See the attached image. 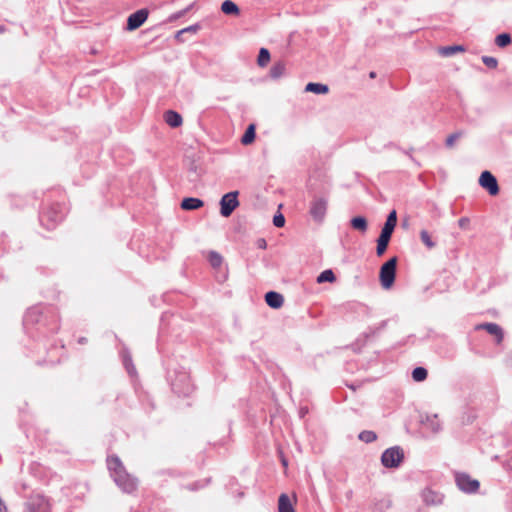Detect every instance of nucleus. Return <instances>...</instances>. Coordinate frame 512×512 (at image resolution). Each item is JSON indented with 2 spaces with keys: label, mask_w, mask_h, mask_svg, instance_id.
Segmentation results:
<instances>
[{
  "label": "nucleus",
  "mask_w": 512,
  "mask_h": 512,
  "mask_svg": "<svg viewBox=\"0 0 512 512\" xmlns=\"http://www.w3.org/2000/svg\"><path fill=\"white\" fill-rule=\"evenodd\" d=\"M482 62L489 68H496L497 65H498V61L496 58L494 57H491V56H483L482 57Z\"/></svg>",
  "instance_id": "obj_37"
},
{
  "label": "nucleus",
  "mask_w": 512,
  "mask_h": 512,
  "mask_svg": "<svg viewBox=\"0 0 512 512\" xmlns=\"http://www.w3.org/2000/svg\"><path fill=\"white\" fill-rule=\"evenodd\" d=\"M199 29H200V25L194 24V25L188 26L182 30L184 33H196Z\"/></svg>",
  "instance_id": "obj_39"
},
{
  "label": "nucleus",
  "mask_w": 512,
  "mask_h": 512,
  "mask_svg": "<svg viewBox=\"0 0 512 512\" xmlns=\"http://www.w3.org/2000/svg\"><path fill=\"white\" fill-rule=\"evenodd\" d=\"M41 315V310L39 307H32L28 309L25 314L24 322L25 323H37L39 322V318Z\"/></svg>",
  "instance_id": "obj_24"
},
{
  "label": "nucleus",
  "mask_w": 512,
  "mask_h": 512,
  "mask_svg": "<svg viewBox=\"0 0 512 512\" xmlns=\"http://www.w3.org/2000/svg\"><path fill=\"white\" fill-rule=\"evenodd\" d=\"M463 51H465V49L461 45L444 46L439 49V53L444 57H450L453 56L456 52Z\"/></svg>",
  "instance_id": "obj_26"
},
{
  "label": "nucleus",
  "mask_w": 512,
  "mask_h": 512,
  "mask_svg": "<svg viewBox=\"0 0 512 512\" xmlns=\"http://www.w3.org/2000/svg\"><path fill=\"white\" fill-rule=\"evenodd\" d=\"M328 200L324 196H313L310 203V215L315 221H322L327 211Z\"/></svg>",
  "instance_id": "obj_6"
},
{
  "label": "nucleus",
  "mask_w": 512,
  "mask_h": 512,
  "mask_svg": "<svg viewBox=\"0 0 512 512\" xmlns=\"http://www.w3.org/2000/svg\"><path fill=\"white\" fill-rule=\"evenodd\" d=\"M204 202L199 198L187 197L181 202V208L183 210H196L201 208Z\"/></svg>",
  "instance_id": "obj_18"
},
{
  "label": "nucleus",
  "mask_w": 512,
  "mask_h": 512,
  "mask_svg": "<svg viewBox=\"0 0 512 512\" xmlns=\"http://www.w3.org/2000/svg\"><path fill=\"white\" fill-rule=\"evenodd\" d=\"M469 223V219L466 217L460 218L458 221V224L461 228L466 227V225Z\"/></svg>",
  "instance_id": "obj_42"
},
{
  "label": "nucleus",
  "mask_w": 512,
  "mask_h": 512,
  "mask_svg": "<svg viewBox=\"0 0 512 512\" xmlns=\"http://www.w3.org/2000/svg\"><path fill=\"white\" fill-rule=\"evenodd\" d=\"M108 469L116 485L125 493H132L138 486V480L130 475L117 456L107 459Z\"/></svg>",
  "instance_id": "obj_1"
},
{
  "label": "nucleus",
  "mask_w": 512,
  "mask_h": 512,
  "mask_svg": "<svg viewBox=\"0 0 512 512\" xmlns=\"http://www.w3.org/2000/svg\"><path fill=\"white\" fill-rule=\"evenodd\" d=\"M279 512H295L292 502L287 494H281L278 499Z\"/></svg>",
  "instance_id": "obj_19"
},
{
  "label": "nucleus",
  "mask_w": 512,
  "mask_h": 512,
  "mask_svg": "<svg viewBox=\"0 0 512 512\" xmlns=\"http://www.w3.org/2000/svg\"><path fill=\"white\" fill-rule=\"evenodd\" d=\"M397 225V213L395 210H392L384 223V226L381 229V233L377 239V247L376 254L378 256H382L387 250L389 241L393 234V231Z\"/></svg>",
  "instance_id": "obj_2"
},
{
  "label": "nucleus",
  "mask_w": 512,
  "mask_h": 512,
  "mask_svg": "<svg viewBox=\"0 0 512 512\" xmlns=\"http://www.w3.org/2000/svg\"><path fill=\"white\" fill-rule=\"evenodd\" d=\"M164 120L172 128L181 126L183 121L182 116L174 110L166 111L164 114Z\"/></svg>",
  "instance_id": "obj_17"
},
{
  "label": "nucleus",
  "mask_w": 512,
  "mask_h": 512,
  "mask_svg": "<svg viewBox=\"0 0 512 512\" xmlns=\"http://www.w3.org/2000/svg\"><path fill=\"white\" fill-rule=\"evenodd\" d=\"M508 465L510 468H512V457L510 458V460L508 461Z\"/></svg>",
  "instance_id": "obj_48"
},
{
  "label": "nucleus",
  "mask_w": 512,
  "mask_h": 512,
  "mask_svg": "<svg viewBox=\"0 0 512 512\" xmlns=\"http://www.w3.org/2000/svg\"><path fill=\"white\" fill-rule=\"evenodd\" d=\"M286 67L282 61L276 62L270 69V77L272 79H279L285 75Z\"/></svg>",
  "instance_id": "obj_23"
},
{
  "label": "nucleus",
  "mask_w": 512,
  "mask_h": 512,
  "mask_svg": "<svg viewBox=\"0 0 512 512\" xmlns=\"http://www.w3.org/2000/svg\"><path fill=\"white\" fill-rule=\"evenodd\" d=\"M26 508L29 512H50L49 501L41 494L31 495L26 502Z\"/></svg>",
  "instance_id": "obj_7"
},
{
  "label": "nucleus",
  "mask_w": 512,
  "mask_h": 512,
  "mask_svg": "<svg viewBox=\"0 0 512 512\" xmlns=\"http://www.w3.org/2000/svg\"><path fill=\"white\" fill-rule=\"evenodd\" d=\"M350 225L353 229L361 232V233H365L367 231V228H368V223H367V220L365 217L363 216H356V217H353L351 220H350Z\"/></svg>",
  "instance_id": "obj_21"
},
{
  "label": "nucleus",
  "mask_w": 512,
  "mask_h": 512,
  "mask_svg": "<svg viewBox=\"0 0 512 512\" xmlns=\"http://www.w3.org/2000/svg\"><path fill=\"white\" fill-rule=\"evenodd\" d=\"M270 61V52L266 48H261L257 57V64L260 67H265Z\"/></svg>",
  "instance_id": "obj_29"
},
{
  "label": "nucleus",
  "mask_w": 512,
  "mask_h": 512,
  "mask_svg": "<svg viewBox=\"0 0 512 512\" xmlns=\"http://www.w3.org/2000/svg\"><path fill=\"white\" fill-rule=\"evenodd\" d=\"M123 364L130 375L135 374L136 370L132 362V358L127 353L123 354Z\"/></svg>",
  "instance_id": "obj_35"
},
{
  "label": "nucleus",
  "mask_w": 512,
  "mask_h": 512,
  "mask_svg": "<svg viewBox=\"0 0 512 512\" xmlns=\"http://www.w3.org/2000/svg\"><path fill=\"white\" fill-rule=\"evenodd\" d=\"M238 191H231L222 196L220 200V214L223 217H229L239 206Z\"/></svg>",
  "instance_id": "obj_5"
},
{
  "label": "nucleus",
  "mask_w": 512,
  "mask_h": 512,
  "mask_svg": "<svg viewBox=\"0 0 512 512\" xmlns=\"http://www.w3.org/2000/svg\"><path fill=\"white\" fill-rule=\"evenodd\" d=\"M336 280L335 274L331 269H326L322 271L317 276V283L330 282L333 283Z\"/></svg>",
  "instance_id": "obj_27"
},
{
  "label": "nucleus",
  "mask_w": 512,
  "mask_h": 512,
  "mask_svg": "<svg viewBox=\"0 0 512 512\" xmlns=\"http://www.w3.org/2000/svg\"><path fill=\"white\" fill-rule=\"evenodd\" d=\"M184 34L183 30H179L176 35H175V38L179 41H182L181 40V36Z\"/></svg>",
  "instance_id": "obj_43"
},
{
  "label": "nucleus",
  "mask_w": 512,
  "mask_h": 512,
  "mask_svg": "<svg viewBox=\"0 0 512 512\" xmlns=\"http://www.w3.org/2000/svg\"><path fill=\"white\" fill-rule=\"evenodd\" d=\"M198 488H199L198 483H194L193 485L188 486V489H190V490H196Z\"/></svg>",
  "instance_id": "obj_44"
},
{
  "label": "nucleus",
  "mask_w": 512,
  "mask_h": 512,
  "mask_svg": "<svg viewBox=\"0 0 512 512\" xmlns=\"http://www.w3.org/2000/svg\"><path fill=\"white\" fill-rule=\"evenodd\" d=\"M3 30H4V29H3V27H2V26H0V32H2Z\"/></svg>",
  "instance_id": "obj_50"
},
{
  "label": "nucleus",
  "mask_w": 512,
  "mask_h": 512,
  "mask_svg": "<svg viewBox=\"0 0 512 512\" xmlns=\"http://www.w3.org/2000/svg\"><path fill=\"white\" fill-rule=\"evenodd\" d=\"M265 301L269 307L278 309L283 305L284 297L278 292L269 291L265 294Z\"/></svg>",
  "instance_id": "obj_16"
},
{
  "label": "nucleus",
  "mask_w": 512,
  "mask_h": 512,
  "mask_svg": "<svg viewBox=\"0 0 512 512\" xmlns=\"http://www.w3.org/2000/svg\"><path fill=\"white\" fill-rule=\"evenodd\" d=\"M477 329H484L489 334L496 337V342L500 343L503 340L502 328L496 323H483L477 326Z\"/></svg>",
  "instance_id": "obj_15"
},
{
  "label": "nucleus",
  "mask_w": 512,
  "mask_h": 512,
  "mask_svg": "<svg viewBox=\"0 0 512 512\" xmlns=\"http://www.w3.org/2000/svg\"><path fill=\"white\" fill-rule=\"evenodd\" d=\"M221 11L226 15L237 16L240 14V9L232 0H225L221 4Z\"/></svg>",
  "instance_id": "obj_20"
},
{
  "label": "nucleus",
  "mask_w": 512,
  "mask_h": 512,
  "mask_svg": "<svg viewBox=\"0 0 512 512\" xmlns=\"http://www.w3.org/2000/svg\"><path fill=\"white\" fill-rule=\"evenodd\" d=\"M208 261L213 268H219L222 265L223 258L218 252L210 251Z\"/></svg>",
  "instance_id": "obj_30"
},
{
  "label": "nucleus",
  "mask_w": 512,
  "mask_h": 512,
  "mask_svg": "<svg viewBox=\"0 0 512 512\" xmlns=\"http://www.w3.org/2000/svg\"><path fill=\"white\" fill-rule=\"evenodd\" d=\"M305 91L315 94H327L329 92V87L326 84L309 82L305 87Z\"/></svg>",
  "instance_id": "obj_22"
},
{
  "label": "nucleus",
  "mask_w": 512,
  "mask_h": 512,
  "mask_svg": "<svg viewBox=\"0 0 512 512\" xmlns=\"http://www.w3.org/2000/svg\"><path fill=\"white\" fill-rule=\"evenodd\" d=\"M369 76H370L371 78H375V77H376V73H375V72H370Z\"/></svg>",
  "instance_id": "obj_47"
},
{
  "label": "nucleus",
  "mask_w": 512,
  "mask_h": 512,
  "mask_svg": "<svg viewBox=\"0 0 512 512\" xmlns=\"http://www.w3.org/2000/svg\"><path fill=\"white\" fill-rule=\"evenodd\" d=\"M404 459V452L399 446L386 449L381 456V462L386 468H397Z\"/></svg>",
  "instance_id": "obj_4"
},
{
  "label": "nucleus",
  "mask_w": 512,
  "mask_h": 512,
  "mask_svg": "<svg viewBox=\"0 0 512 512\" xmlns=\"http://www.w3.org/2000/svg\"><path fill=\"white\" fill-rule=\"evenodd\" d=\"M171 386L172 390L178 395L187 396L193 390L192 385L190 384V381L188 379V376L185 373L180 375L179 380L173 381Z\"/></svg>",
  "instance_id": "obj_12"
},
{
  "label": "nucleus",
  "mask_w": 512,
  "mask_h": 512,
  "mask_svg": "<svg viewBox=\"0 0 512 512\" xmlns=\"http://www.w3.org/2000/svg\"><path fill=\"white\" fill-rule=\"evenodd\" d=\"M257 247L260 249H265L267 247L266 240L264 238H259L256 242Z\"/></svg>",
  "instance_id": "obj_41"
},
{
  "label": "nucleus",
  "mask_w": 512,
  "mask_h": 512,
  "mask_svg": "<svg viewBox=\"0 0 512 512\" xmlns=\"http://www.w3.org/2000/svg\"><path fill=\"white\" fill-rule=\"evenodd\" d=\"M420 239L423 242V244L429 248L432 249L435 247V242L431 239V236L429 235L428 231L422 230L420 232Z\"/></svg>",
  "instance_id": "obj_33"
},
{
  "label": "nucleus",
  "mask_w": 512,
  "mask_h": 512,
  "mask_svg": "<svg viewBox=\"0 0 512 512\" xmlns=\"http://www.w3.org/2000/svg\"><path fill=\"white\" fill-rule=\"evenodd\" d=\"M63 219V214L58 212L55 207H51L44 211L40 216V221L46 225L48 229H52Z\"/></svg>",
  "instance_id": "obj_10"
},
{
  "label": "nucleus",
  "mask_w": 512,
  "mask_h": 512,
  "mask_svg": "<svg viewBox=\"0 0 512 512\" xmlns=\"http://www.w3.org/2000/svg\"><path fill=\"white\" fill-rule=\"evenodd\" d=\"M512 42L511 35L509 33L498 34L495 38V44L500 48H505Z\"/></svg>",
  "instance_id": "obj_28"
},
{
  "label": "nucleus",
  "mask_w": 512,
  "mask_h": 512,
  "mask_svg": "<svg viewBox=\"0 0 512 512\" xmlns=\"http://www.w3.org/2000/svg\"><path fill=\"white\" fill-rule=\"evenodd\" d=\"M2 507H3V509H6V506H5V505H4V503L1 501V503H0V511H2Z\"/></svg>",
  "instance_id": "obj_46"
},
{
  "label": "nucleus",
  "mask_w": 512,
  "mask_h": 512,
  "mask_svg": "<svg viewBox=\"0 0 512 512\" xmlns=\"http://www.w3.org/2000/svg\"><path fill=\"white\" fill-rule=\"evenodd\" d=\"M479 184L486 189L490 195L495 196L499 193V186L496 177L490 171H483L479 177Z\"/></svg>",
  "instance_id": "obj_9"
},
{
  "label": "nucleus",
  "mask_w": 512,
  "mask_h": 512,
  "mask_svg": "<svg viewBox=\"0 0 512 512\" xmlns=\"http://www.w3.org/2000/svg\"><path fill=\"white\" fill-rule=\"evenodd\" d=\"M464 132L463 131H457V132H454L452 134H450L447 138H446V146L448 148H452L456 142V140H458L459 138H461L463 136Z\"/></svg>",
  "instance_id": "obj_36"
},
{
  "label": "nucleus",
  "mask_w": 512,
  "mask_h": 512,
  "mask_svg": "<svg viewBox=\"0 0 512 512\" xmlns=\"http://www.w3.org/2000/svg\"><path fill=\"white\" fill-rule=\"evenodd\" d=\"M85 342H86V338L82 337V338L79 339V343L83 344Z\"/></svg>",
  "instance_id": "obj_45"
},
{
  "label": "nucleus",
  "mask_w": 512,
  "mask_h": 512,
  "mask_svg": "<svg viewBox=\"0 0 512 512\" xmlns=\"http://www.w3.org/2000/svg\"><path fill=\"white\" fill-rule=\"evenodd\" d=\"M282 462H283V465H284V466H286V465H287L286 460H283Z\"/></svg>",
  "instance_id": "obj_49"
},
{
  "label": "nucleus",
  "mask_w": 512,
  "mask_h": 512,
  "mask_svg": "<svg viewBox=\"0 0 512 512\" xmlns=\"http://www.w3.org/2000/svg\"><path fill=\"white\" fill-rule=\"evenodd\" d=\"M428 372L424 367H416L412 371V378L416 382L424 381L427 378Z\"/></svg>",
  "instance_id": "obj_31"
},
{
  "label": "nucleus",
  "mask_w": 512,
  "mask_h": 512,
  "mask_svg": "<svg viewBox=\"0 0 512 512\" xmlns=\"http://www.w3.org/2000/svg\"><path fill=\"white\" fill-rule=\"evenodd\" d=\"M421 497L423 502L428 506L440 505L444 498L443 494L430 488H425L421 493Z\"/></svg>",
  "instance_id": "obj_13"
},
{
  "label": "nucleus",
  "mask_w": 512,
  "mask_h": 512,
  "mask_svg": "<svg viewBox=\"0 0 512 512\" xmlns=\"http://www.w3.org/2000/svg\"><path fill=\"white\" fill-rule=\"evenodd\" d=\"M273 224L277 228H281L285 225V217L282 213H277L273 217Z\"/></svg>",
  "instance_id": "obj_38"
},
{
  "label": "nucleus",
  "mask_w": 512,
  "mask_h": 512,
  "mask_svg": "<svg viewBox=\"0 0 512 512\" xmlns=\"http://www.w3.org/2000/svg\"><path fill=\"white\" fill-rule=\"evenodd\" d=\"M391 506V500L383 498L380 500L375 501L374 503V509L379 512H384Z\"/></svg>",
  "instance_id": "obj_34"
},
{
  "label": "nucleus",
  "mask_w": 512,
  "mask_h": 512,
  "mask_svg": "<svg viewBox=\"0 0 512 512\" xmlns=\"http://www.w3.org/2000/svg\"><path fill=\"white\" fill-rule=\"evenodd\" d=\"M458 488L465 493H475L479 489V481L472 479L468 474L458 473L455 477Z\"/></svg>",
  "instance_id": "obj_8"
},
{
  "label": "nucleus",
  "mask_w": 512,
  "mask_h": 512,
  "mask_svg": "<svg viewBox=\"0 0 512 512\" xmlns=\"http://www.w3.org/2000/svg\"><path fill=\"white\" fill-rule=\"evenodd\" d=\"M358 438L365 443H371L377 439V435L373 431L364 430L359 434Z\"/></svg>",
  "instance_id": "obj_32"
},
{
  "label": "nucleus",
  "mask_w": 512,
  "mask_h": 512,
  "mask_svg": "<svg viewBox=\"0 0 512 512\" xmlns=\"http://www.w3.org/2000/svg\"><path fill=\"white\" fill-rule=\"evenodd\" d=\"M397 267V257H392L386 261L380 268L379 278L384 289L392 287L395 281Z\"/></svg>",
  "instance_id": "obj_3"
},
{
  "label": "nucleus",
  "mask_w": 512,
  "mask_h": 512,
  "mask_svg": "<svg viewBox=\"0 0 512 512\" xmlns=\"http://www.w3.org/2000/svg\"><path fill=\"white\" fill-rule=\"evenodd\" d=\"M148 14V10L145 8L132 13L127 19L126 29L128 31L138 29L146 21Z\"/></svg>",
  "instance_id": "obj_11"
},
{
  "label": "nucleus",
  "mask_w": 512,
  "mask_h": 512,
  "mask_svg": "<svg viewBox=\"0 0 512 512\" xmlns=\"http://www.w3.org/2000/svg\"><path fill=\"white\" fill-rule=\"evenodd\" d=\"M421 424L424 429L429 430L433 434L440 432L442 429V425L437 414L426 415L421 419Z\"/></svg>",
  "instance_id": "obj_14"
},
{
  "label": "nucleus",
  "mask_w": 512,
  "mask_h": 512,
  "mask_svg": "<svg viewBox=\"0 0 512 512\" xmlns=\"http://www.w3.org/2000/svg\"><path fill=\"white\" fill-rule=\"evenodd\" d=\"M255 137H256L255 125L250 124L247 127L245 133L243 134V136L241 138V143L243 145H249L255 140Z\"/></svg>",
  "instance_id": "obj_25"
},
{
  "label": "nucleus",
  "mask_w": 512,
  "mask_h": 512,
  "mask_svg": "<svg viewBox=\"0 0 512 512\" xmlns=\"http://www.w3.org/2000/svg\"><path fill=\"white\" fill-rule=\"evenodd\" d=\"M192 5L188 6L187 8L177 12L176 14H174L171 19H178L182 16H184L190 9H191Z\"/></svg>",
  "instance_id": "obj_40"
}]
</instances>
